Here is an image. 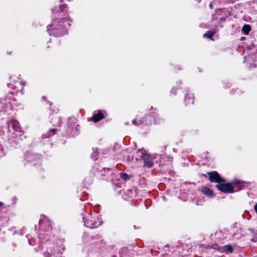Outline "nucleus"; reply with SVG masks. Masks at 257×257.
<instances>
[{"label": "nucleus", "instance_id": "obj_1", "mask_svg": "<svg viewBox=\"0 0 257 257\" xmlns=\"http://www.w3.org/2000/svg\"><path fill=\"white\" fill-rule=\"evenodd\" d=\"M208 174L209 176L210 181L218 183L216 187L218 190L223 192L230 193L233 191L232 185L229 183H225V181L219 176L218 173L216 172H208Z\"/></svg>", "mask_w": 257, "mask_h": 257}, {"label": "nucleus", "instance_id": "obj_2", "mask_svg": "<svg viewBox=\"0 0 257 257\" xmlns=\"http://www.w3.org/2000/svg\"><path fill=\"white\" fill-rule=\"evenodd\" d=\"M58 22L57 20H53L52 22V24L50 26V27H53L52 30L58 29L60 32H59L58 33L56 34V35L57 36H61V35H64V34L66 33L67 31L65 28L64 29L63 28H61L62 24H59V27L57 28L58 27V25L57 24ZM61 23H62V24H63V27H65L66 26V25L70 26V24L68 21H62ZM59 23H60V22H59ZM49 28H50V26H48V31H50ZM50 35H51V34L55 35V33H51V32H50Z\"/></svg>", "mask_w": 257, "mask_h": 257}, {"label": "nucleus", "instance_id": "obj_3", "mask_svg": "<svg viewBox=\"0 0 257 257\" xmlns=\"http://www.w3.org/2000/svg\"><path fill=\"white\" fill-rule=\"evenodd\" d=\"M8 125L10 126H12L16 131L21 132V131L19 122L16 119L11 120L9 122Z\"/></svg>", "mask_w": 257, "mask_h": 257}, {"label": "nucleus", "instance_id": "obj_4", "mask_svg": "<svg viewBox=\"0 0 257 257\" xmlns=\"http://www.w3.org/2000/svg\"><path fill=\"white\" fill-rule=\"evenodd\" d=\"M104 117V115L102 114L101 111H98V112L94 115L92 117V119L94 122H97Z\"/></svg>", "mask_w": 257, "mask_h": 257}, {"label": "nucleus", "instance_id": "obj_5", "mask_svg": "<svg viewBox=\"0 0 257 257\" xmlns=\"http://www.w3.org/2000/svg\"><path fill=\"white\" fill-rule=\"evenodd\" d=\"M201 191L203 194L206 195L208 196L212 197L213 195L212 191L206 187L202 188Z\"/></svg>", "mask_w": 257, "mask_h": 257}, {"label": "nucleus", "instance_id": "obj_6", "mask_svg": "<svg viewBox=\"0 0 257 257\" xmlns=\"http://www.w3.org/2000/svg\"><path fill=\"white\" fill-rule=\"evenodd\" d=\"M144 160L145 164L149 167H151L152 166L153 163L152 160L150 158L149 156L145 155L144 156Z\"/></svg>", "mask_w": 257, "mask_h": 257}, {"label": "nucleus", "instance_id": "obj_7", "mask_svg": "<svg viewBox=\"0 0 257 257\" xmlns=\"http://www.w3.org/2000/svg\"><path fill=\"white\" fill-rule=\"evenodd\" d=\"M233 247L230 245L224 246L220 248V251L226 253H232L233 252Z\"/></svg>", "mask_w": 257, "mask_h": 257}, {"label": "nucleus", "instance_id": "obj_8", "mask_svg": "<svg viewBox=\"0 0 257 257\" xmlns=\"http://www.w3.org/2000/svg\"><path fill=\"white\" fill-rule=\"evenodd\" d=\"M84 225L88 227L89 228H95L97 227L98 225L96 224V222H93V223H91L87 221V222H84Z\"/></svg>", "mask_w": 257, "mask_h": 257}, {"label": "nucleus", "instance_id": "obj_9", "mask_svg": "<svg viewBox=\"0 0 257 257\" xmlns=\"http://www.w3.org/2000/svg\"><path fill=\"white\" fill-rule=\"evenodd\" d=\"M242 31L244 32L245 35H248L249 31H250V27L248 25H245L242 28Z\"/></svg>", "mask_w": 257, "mask_h": 257}, {"label": "nucleus", "instance_id": "obj_10", "mask_svg": "<svg viewBox=\"0 0 257 257\" xmlns=\"http://www.w3.org/2000/svg\"><path fill=\"white\" fill-rule=\"evenodd\" d=\"M185 101L187 104L193 103L194 102L193 95H191L190 96H185Z\"/></svg>", "mask_w": 257, "mask_h": 257}, {"label": "nucleus", "instance_id": "obj_11", "mask_svg": "<svg viewBox=\"0 0 257 257\" xmlns=\"http://www.w3.org/2000/svg\"><path fill=\"white\" fill-rule=\"evenodd\" d=\"M215 33V32L212 31H208L206 33L204 34V37H207L212 40L211 38L214 35Z\"/></svg>", "mask_w": 257, "mask_h": 257}, {"label": "nucleus", "instance_id": "obj_12", "mask_svg": "<svg viewBox=\"0 0 257 257\" xmlns=\"http://www.w3.org/2000/svg\"><path fill=\"white\" fill-rule=\"evenodd\" d=\"M122 176L124 177V179H127L128 178V176L126 174H122Z\"/></svg>", "mask_w": 257, "mask_h": 257}, {"label": "nucleus", "instance_id": "obj_13", "mask_svg": "<svg viewBox=\"0 0 257 257\" xmlns=\"http://www.w3.org/2000/svg\"><path fill=\"white\" fill-rule=\"evenodd\" d=\"M254 208V210H255L256 212L257 213V204L255 205Z\"/></svg>", "mask_w": 257, "mask_h": 257}, {"label": "nucleus", "instance_id": "obj_14", "mask_svg": "<svg viewBox=\"0 0 257 257\" xmlns=\"http://www.w3.org/2000/svg\"><path fill=\"white\" fill-rule=\"evenodd\" d=\"M2 204V203L0 202V206Z\"/></svg>", "mask_w": 257, "mask_h": 257}, {"label": "nucleus", "instance_id": "obj_15", "mask_svg": "<svg viewBox=\"0 0 257 257\" xmlns=\"http://www.w3.org/2000/svg\"><path fill=\"white\" fill-rule=\"evenodd\" d=\"M197 1H198V2H199V1H200L201 0H197Z\"/></svg>", "mask_w": 257, "mask_h": 257}]
</instances>
